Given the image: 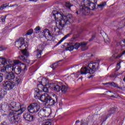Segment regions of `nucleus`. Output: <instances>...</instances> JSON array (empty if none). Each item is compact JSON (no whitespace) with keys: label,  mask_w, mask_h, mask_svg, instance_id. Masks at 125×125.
I'll list each match as a JSON object with an SVG mask.
<instances>
[{"label":"nucleus","mask_w":125,"mask_h":125,"mask_svg":"<svg viewBox=\"0 0 125 125\" xmlns=\"http://www.w3.org/2000/svg\"><path fill=\"white\" fill-rule=\"evenodd\" d=\"M55 14H53L56 19V25L57 27L61 28L62 30L66 25H70L72 22L73 16L72 14H68L64 15L62 12L54 11Z\"/></svg>","instance_id":"1"},{"label":"nucleus","mask_w":125,"mask_h":125,"mask_svg":"<svg viewBox=\"0 0 125 125\" xmlns=\"http://www.w3.org/2000/svg\"><path fill=\"white\" fill-rule=\"evenodd\" d=\"M41 93L42 92L39 89L36 88L34 89V97L36 99H39L42 102L47 103L49 106H53L58 100V98L55 94H54L53 97L52 98L48 94L45 93L41 95Z\"/></svg>","instance_id":"2"},{"label":"nucleus","mask_w":125,"mask_h":125,"mask_svg":"<svg viewBox=\"0 0 125 125\" xmlns=\"http://www.w3.org/2000/svg\"><path fill=\"white\" fill-rule=\"evenodd\" d=\"M84 3V6H80L76 12V14L79 15H86L89 10H93L95 9V6H96V3H97V0H83L82 1Z\"/></svg>","instance_id":"3"},{"label":"nucleus","mask_w":125,"mask_h":125,"mask_svg":"<svg viewBox=\"0 0 125 125\" xmlns=\"http://www.w3.org/2000/svg\"><path fill=\"white\" fill-rule=\"evenodd\" d=\"M99 69V62H94L93 63H89L87 67H83L80 72L81 75H86L87 73L89 74H94L96 70Z\"/></svg>","instance_id":"4"},{"label":"nucleus","mask_w":125,"mask_h":125,"mask_svg":"<svg viewBox=\"0 0 125 125\" xmlns=\"http://www.w3.org/2000/svg\"><path fill=\"white\" fill-rule=\"evenodd\" d=\"M52 88L55 91L59 92L61 90L62 93H66L68 91V86L63 84V83H59L58 84L54 83L52 84Z\"/></svg>","instance_id":"5"},{"label":"nucleus","mask_w":125,"mask_h":125,"mask_svg":"<svg viewBox=\"0 0 125 125\" xmlns=\"http://www.w3.org/2000/svg\"><path fill=\"white\" fill-rule=\"evenodd\" d=\"M25 110L26 108H21V109H19L18 111H10L8 117V120L11 123H14L15 120V117L21 115V114L23 113V112H25Z\"/></svg>","instance_id":"6"},{"label":"nucleus","mask_w":125,"mask_h":125,"mask_svg":"<svg viewBox=\"0 0 125 125\" xmlns=\"http://www.w3.org/2000/svg\"><path fill=\"white\" fill-rule=\"evenodd\" d=\"M9 110L12 111H18V110H21V109H25V107H22L21 104L19 102H12L8 104Z\"/></svg>","instance_id":"7"},{"label":"nucleus","mask_w":125,"mask_h":125,"mask_svg":"<svg viewBox=\"0 0 125 125\" xmlns=\"http://www.w3.org/2000/svg\"><path fill=\"white\" fill-rule=\"evenodd\" d=\"M41 109V106L37 103H32L30 104L27 107V110L29 113L34 114L35 113H38Z\"/></svg>","instance_id":"8"},{"label":"nucleus","mask_w":125,"mask_h":125,"mask_svg":"<svg viewBox=\"0 0 125 125\" xmlns=\"http://www.w3.org/2000/svg\"><path fill=\"white\" fill-rule=\"evenodd\" d=\"M48 81L46 80V79H44L41 81L42 84H39L37 85L38 89L41 91V95H42V92L43 91L44 92H48V88L47 87H44V86L46 85L47 83V82Z\"/></svg>","instance_id":"9"},{"label":"nucleus","mask_w":125,"mask_h":125,"mask_svg":"<svg viewBox=\"0 0 125 125\" xmlns=\"http://www.w3.org/2000/svg\"><path fill=\"white\" fill-rule=\"evenodd\" d=\"M3 86L6 90H11V89H13V87L15 86V83L6 81L3 82Z\"/></svg>","instance_id":"10"},{"label":"nucleus","mask_w":125,"mask_h":125,"mask_svg":"<svg viewBox=\"0 0 125 125\" xmlns=\"http://www.w3.org/2000/svg\"><path fill=\"white\" fill-rule=\"evenodd\" d=\"M42 36H44L46 40L48 41H51L54 39V35L53 34L50 33L49 30L45 29L43 31Z\"/></svg>","instance_id":"11"},{"label":"nucleus","mask_w":125,"mask_h":125,"mask_svg":"<svg viewBox=\"0 0 125 125\" xmlns=\"http://www.w3.org/2000/svg\"><path fill=\"white\" fill-rule=\"evenodd\" d=\"M15 45L18 48H23V46H26V45H25V39L22 37L20 38L16 42Z\"/></svg>","instance_id":"12"},{"label":"nucleus","mask_w":125,"mask_h":125,"mask_svg":"<svg viewBox=\"0 0 125 125\" xmlns=\"http://www.w3.org/2000/svg\"><path fill=\"white\" fill-rule=\"evenodd\" d=\"M23 118L27 122H33L36 119V115H31L29 113H25L23 115Z\"/></svg>","instance_id":"13"},{"label":"nucleus","mask_w":125,"mask_h":125,"mask_svg":"<svg viewBox=\"0 0 125 125\" xmlns=\"http://www.w3.org/2000/svg\"><path fill=\"white\" fill-rule=\"evenodd\" d=\"M125 50L120 53L119 55H117V54H113L110 58L111 61H115L116 59H119V58H121L123 55H125Z\"/></svg>","instance_id":"14"},{"label":"nucleus","mask_w":125,"mask_h":125,"mask_svg":"<svg viewBox=\"0 0 125 125\" xmlns=\"http://www.w3.org/2000/svg\"><path fill=\"white\" fill-rule=\"evenodd\" d=\"M14 79H15V74L13 72H9L5 76V80L9 81V82L13 81Z\"/></svg>","instance_id":"15"},{"label":"nucleus","mask_w":125,"mask_h":125,"mask_svg":"<svg viewBox=\"0 0 125 125\" xmlns=\"http://www.w3.org/2000/svg\"><path fill=\"white\" fill-rule=\"evenodd\" d=\"M24 78V77L23 75H20L16 77L15 81V84H17V85H18L19 83H21L22 81V80Z\"/></svg>","instance_id":"16"},{"label":"nucleus","mask_w":125,"mask_h":125,"mask_svg":"<svg viewBox=\"0 0 125 125\" xmlns=\"http://www.w3.org/2000/svg\"><path fill=\"white\" fill-rule=\"evenodd\" d=\"M13 71L16 75H19L22 71V67L20 66H16L13 69Z\"/></svg>","instance_id":"17"},{"label":"nucleus","mask_w":125,"mask_h":125,"mask_svg":"<svg viewBox=\"0 0 125 125\" xmlns=\"http://www.w3.org/2000/svg\"><path fill=\"white\" fill-rule=\"evenodd\" d=\"M5 67L6 73H12V72L13 71L14 69L13 65H12V64H9Z\"/></svg>","instance_id":"18"},{"label":"nucleus","mask_w":125,"mask_h":125,"mask_svg":"<svg viewBox=\"0 0 125 125\" xmlns=\"http://www.w3.org/2000/svg\"><path fill=\"white\" fill-rule=\"evenodd\" d=\"M87 45V42H81L80 43V46H81V49L83 51H84V50L87 49V47H86Z\"/></svg>","instance_id":"19"},{"label":"nucleus","mask_w":125,"mask_h":125,"mask_svg":"<svg viewBox=\"0 0 125 125\" xmlns=\"http://www.w3.org/2000/svg\"><path fill=\"white\" fill-rule=\"evenodd\" d=\"M51 114V109L49 108L48 109L44 108V115L45 117H49Z\"/></svg>","instance_id":"20"},{"label":"nucleus","mask_w":125,"mask_h":125,"mask_svg":"<svg viewBox=\"0 0 125 125\" xmlns=\"http://www.w3.org/2000/svg\"><path fill=\"white\" fill-rule=\"evenodd\" d=\"M6 108H7V103H3L0 104V110L5 111V110H6Z\"/></svg>","instance_id":"21"},{"label":"nucleus","mask_w":125,"mask_h":125,"mask_svg":"<svg viewBox=\"0 0 125 125\" xmlns=\"http://www.w3.org/2000/svg\"><path fill=\"white\" fill-rule=\"evenodd\" d=\"M7 94V92L4 90H1L0 91V99H2L5 97V95Z\"/></svg>","instance_id":"22"},{"label":"nucleus","mask_w":125,"mask_h":125,"mask_svg":"<svg viewBox=\"0 0 125 125\" xmlns=\"http://www.w3.org/2000/svg\"><path fill=\"white\" fill-rule=\"evenodd\" d=\"M71 35H72V33H69V34H67L66 35L64 36L58 42V44H60V43H61V42H63V41L66 40V39H67V38H69V37H70V36H71Z\"/></svg>","instance_id":"23"},{"label":"nucleus","mask_w":125,"mask_h":125,"mask_svg":"<svg viewBox=\"0 0 125 125\" xmlns=\"http://www.w3.org/2000/svg\"><path fill=\"white\" fill-rule=\"evenodd\" d=\"M7 64V60L3 58H0V65H5Z\"/></svg>","instance_id":"24"},{"label":"nucleus","mask_w":125,"mask_h":125,"mask_svg":"<svg viewBox=\"0 0 125 125\" xmlns=\"http://www.w3.org/2000/svg\"><path fill=\"white\" fill-rule=\"evenodd\" d=\"M104 84H108L109 85H110V86H113V87H117V88L118 87H119V86H118V84L114 82L107 83H104Z\"/></svg>","instance_id":"25"},{"label":"nucleus","mask_w":125,"mask_h":125,"mask_svg":"<svg viewBox=\"0 0 125 125\" xmlns=\"http://www.w3.org/2000/svg\"><path fill=\"white\" fill-rule=\"evenodd\" d=\"M19 57L20 59L22 61H23V62H25L26 63H30V61L25 58V57H24V56L21 55Z\"/></svg>","instance_id":"26"},{"label":"nucleus","mask_w":125,"mask_h":125,"mask_svg":"<svg viewBox=\"0 0 125 125\" xmlns=\"http://www.w3.org/2000/svg\"><path fill=\"white\" fill-rule=\"evenodd\" d=\"M38 115L39 117H41V119L42 118L45 117L44 108L40 110V111L38 113Z\"/></svg>","instance_id":"27"},{"label":"nucleus","mask_w":125,"mask_h":125,"mask_svg":"<svg viewBox=\"0 0 125 125\" xmlns=\"http://www.w3.org/2000/svg\"><path fill=\"white\" fill-rule=\"evenodd\" d=\"M106 2H103L100 4H97L98 8H101V9H103L105 5H106Z\"/></svg>","instance_id":"28"},{"label":"nucleus","mask_w":125,"mask_h":125,"mask_svg":"<svg viewBox=\"0 0 125 125\" xmlns=\"http://www.w3.org/2000/svg\"><path fill=\"white\" fill-rule=\"evenodd\" d=\"M110 111L111 112L108 114H107L106 120H107V119H108V118H109V117H110V116H111L112 114H114V113H116V108H111L110 109Z\"/></svg>","instance_id":"29"},{"label":"nucleus","mask_w":125,"mask_h":125,"mask_svg":"<svg viewBox=\"0 0 125 125\" xmlns=\"http://www.w3.org/2000/svg\"><path fill=\"white\" fill-rule=\"evenodd\" d=\"M21 53L25 56H29V52L27 51V49H25L24 50L21 49Z\"/></svg>","instance_id":"30"},{"label":"nucleus","mask_w":125,"mask_h":125,"mask_svg":"<svg viewBox=\"0 0 125 125\" xmlns=\"http://www.w3.org/2000/svg\"><path fill=\"white\" fill-rule=\"evenodd\" d=\"M44 48L43 47V46L42 45H39L38 46L37 51H38L39 52H42V50L44 49Z\"/></svg>","instance_id":"31"},{"label":"nucleus","mask_w":125,"mask_h":125,"mask_svg":"<svg viewBox=\"0 0 125 125\" xmlns=\"http://www.w3.org/2000/svg\"><path fill=\"white\" fill-rule=\"evenodd\" d=\"M6 7H8V4H7V3L3 4L0 6V10H3V9L6 8Z\"/></svg>","instance_id":"32"},{"label":"nucleus","mask_w":125,"mask_h":125,"mask_svg":"<svg viewBox=\"0 0 125 125\" xmlns=\"http://www.w3.org/2000/svg\"><path fill=\"white\" fill-rule=\"evenodd\" d=\"M81 46V44L80 43L76 42L74 45V49H78Z\"/></svg>","instance_id":"33"},{"label":"nucleus","mask_w":125,"mask_h":125,"mask_svg":"<svg viewBox=\"0 0 125 125\" xmlns=\"http://www.w3.org/2000/svg\"><path fill=\"white\" fill-rule=\"evenodd\" d=\"M65 50H69V51L74 50V45H70V46L65 48Z\"/></svg>","instance_id":"34"},{"label":"nucleus","mask_w":125,"mask_h":125,"mask_svg":"<svg viewBox=\"0 0 125 125\" xmlns=\"http://www.w3.org/2000/svg\"><path fill=\"white\" fill-rule=\"evenodd\" d=\"M122 63V61H120L117 64L116 70L117 71L120 70L121 68V63Z\"/></svg>","instance_id":"35"},{"label":"nucleus","mask_w":125,"mask_h":125,"mask_svg":"<svg viewBox=\"0 0 125 125\" xmlns=\"http://www.w3.org/2000/svg\"><path fill=\"white\" fill-rule=\"evenodd\" d=\"M65 6L67 8H68V9H71V7L73 6V5L71 4V3L70 2H66Z\"/></svg>","instance_id":"36"},{"label":"nucleus","mask_w":125,"mask_h":125,"mask_svg":"<svg viewBox=\"0 0 125 125\" xmlns=\"http://www.w3.org/2000/svg\"><path fill=\"white\" fill-rule=\"evenodd\" d=\"M34 33V30L33 29H29L27 31L26 33L27 36H30V35H32Z\"/></svg>","instance_id":"37"},{"label":"nucleus","mask_w":125,"mask_h":125,"mask_svg":"<svg viewBox=\"0 0 125 125\" xmlns=\"http://www.w3.org/2000/svg\"><path fill=\"white\" fill-rule=\"evenodd\" d=\"M20 122V120H19V118H18V117L16 116V117H15L14 123H15V124H19Z\"/></svg>","instance_id":"38"},{"label":"nucleus","mask_w":125,"mask_h":125,"mask_svg":"<svg viewBox=\"0 0 125 125\" xmlns=\"http://www.w3.org/2000/svg\"><path fill=\"white\" fill-rule=\"evenodd\" d=\"M3 77H4L3 74L0 73V83H1L3 81Z\"/></svg>","instance_id":"39"},{"label":"nucleus","mask_w":125,"mask_h":125,"mask_svg":"<svg viewBox=\"0 0 125 125\" xmlns=\"http://www.w3.org/2000/svg\"><path fill=\"white\" fill-rule=\"evenodd\" d=\"M21 62L19 60H15L14 61V65H18V64H21Z\"/></svg>","instance_id":"40"},{"label":"nucleus","mask_w":125,"mask_h":125,"mask_svg":"<svg viewBox=\"0 0 125 125\" xmlns=\"http://www.w3.org/2000/svg\"><path fill=\"white\" fill-rule=\"evenodd\" d=\"M6 18V15L4 17H1L0 19L2 22H5V19Z\"/></svg>","instance_id":"41"},{"label":"nucleus","mask_w":125,"mask_h":125,"mask_svg":"<svg viewBox=\"0 0 125 125\" xmlns=\"http://www.w3.org/2000/svg\"><path fill=\"white\" fill-rule=\"evenodd\" d=\"M1 72H2V73H6V66L3 67L2 68H1L0 69Z\"/></svg>","instance_id":"42"},{"label":"nucleus","mask_w":125,"mask_h":125,"mask_svg":"<svg viewBox=\"0 0 125 125\" xmlns=\"http://www.w3.org/2000/svg\"><path fill=\"white\" fill-rule=\"evenodd\" d=\"M104 42L106 43H109L110 42V39L108 37H107L105 39H104Z\"/></svg>","instance_id":"43"},{"label":"nucleus","mask_w":125,"mask_h":125,"mask_svg":"<svg viewBox=\"0 0 125 125\" xmlns=\"http://www.w3.org/2000/svg\"><path fill=\"white\" fill-rule=\"evenodd\" d=\"M38 52V53L37 54V58H41V56H42V52Z\"/></svg>","instance_id":"44"},{"label":"nucleus","mask_w":125,"mask_h":125,"mask_svg":"<svg viewBox=\"0 0 125 125\" xmlns=\"http://www.w3.org/2000/svg\"><path fill=\"white\" fill-rule=\"evenodd\" d=\"M7 4H8V7H14V6H18V5H17V4L10 5V6H9V3Z\"/></svg>","instance_id":"45"},{"label":"nucleus","mask_w":125,"mask_h":125,"mask_svg":"<svg viewBox=\"0 0 125 125\" xmlns=\"http://www.w3.org/2000/svg\"><path fill=\"white\" fill-rule=\"evenodd\" d=\"M94 39H95V35L94 34L92 36L91 38L89 40V42H91L92 41H93V40H94Z\"/></svg>","instance_id":"46"},{"label":"nucleus","mask_w":125,"mask_h":125,"mask_svg":"<svg viewBox=\"0 0 125 125\" xmlns=\"http://www.w3.org/2000/svg\"><path fill=\"white\" fill-rule=\"evenodd\" d=\"M81 125H88V122L86 121L85 122H84L83 121V122H82Z\"/></svg>","instance_id":"47"},{"label":"nucleus","mask_w":125,"mask_h":125,"mask_svg":"<svg viewBox=\"0 0 125 125\" xmlns=\"http://www.w3.org/2000/svg\"><path fill=\"white\" fill-rule=\"evenodd\" d=\"M2 50H5V49H7V47L2 46L0 47Z\"/></svg>","instance_id":"48"},{"label":"nucleus","mask_w":125,"mask_h":125,"mask_svg":"<svg viewBox=\"0 0 125 125\" xmlns=\"http://www.w3.org/2000/svg\"><path fill=\"white\" fill-rule=\"evenodd\" d=\"M43 44H45V45H48L49 44V43L48 42V40L46 42H44Z\"/></svg>","instance_id":"49"},{"label":"nucleus","mask_w":125,"mask_h":125,"mask_svg":"<svg viewBox=\"0 0 125 125\" xmlns=\"http://www.w3.org/2000/svg\"><path fill=\"white\" fill-rule=\"evenodd\" d=\"M35 31H40V30H41V28L40 27V26H37L35 28Z\"/></svg>","instance_id":"50"},{"label":"nucleus","mask_w":125,"mask_h":125,"mask_svg":"<svg viewBox=\"0 0 125 125\" xmlns=\"http://www.w3.org/2000/svg\"><path fill=\"white\" fill-rule=\"evenodd\" d=\"M118 88L119 89H121V90H123V91H125V87H118Z\"/></svg>","instance_id":"51"},{"label":"nucleus","mask_w":125,"mask_h":125,"mask_svg":"<svg viewBox=\"0 0 125 125\" xmlns=\"http://www.w3.org/2000/svg\"><path fill=\"white\" fill-rule=\"evenodd\" d=\"M43 33V31L42 32H41L39 33V36H40V37H41V38H42V37H44V36L42 35V33Z\"/></svg>","instance_id":"52"},{"label":"nucleus","mask_w":125,"mask_h":125,"mask_svg":"<svg viewBox=\"0 0 125 125\" xmlns=\"http://www.w3.org/2000/svg\"><path fill=\"white\" fill-rule=\"evenodd\" d=\"M24 66L23 71H27V66H26V64H22Z\"/></svg>","instance_id":"53"},{"label":"nucleus","mask_w":125,"mask_h":125,"mask_svg":"<svg viewBox=\"0 0 125 125\" xmlns=\"http://www.w3.org/2000/svg\"><path fill=\"white\" fill-rule=\"evenodd\" d=\"M44 125H51V123L49 122H45V124Z\"/></svg>","instance_id":"54"},{"label":"nucleus","mask_w":125,"mask_h":125,"mask_svg":"<svg viewBox=\"0 0 125 125\" xmlns=\"http://www.w3.org/2000/svg\"><path fill=\"white\" fill-rule=\"evenodd\" d=\"M110 78H115V75L111 74L109 75Z\"/></svg>","instance_id":"55"},{"label":"nucleus","mask_w":125,"mask_h":125,"mask_svg":"<svg viewBox=\"0 0 125 125\" xmlns=\"http://www.w3.org/2000/svg\"><path fill=\"white\" fill-rule=\"evenodd\" d=\"M38 0H29V1H34V2H37Z\"/></svg>","instance_id":"56"},{"label":"nucleus","mask_w":125,"mask_h":125,"mask_svg":"<svg viewBox=\"0 0 125 125\" xmlns=\"http://www.w3.org/2000/svg\"><path fill=\"white\" fill-rule=\"evenodd\" d=\"M54 32H56V33H59L60 30L58 29V31L56 32V28H54Z\"/></svg>","instance_id":"57"},{"label":"nucleus","mask_w":125,"mask_h":125,"mask_svg":"<svg viewBox=\"0 0 125 125\" xmlns=\"http://www.w3.org/2000/svg\"><path fill=\"white\" fill-rule=\"evenodd\" d=\"M54 65H55V63L53 64V65H51V67L52 68H54Z\"/></svg>","instance_id":"58"},{"label":"nucleus","mask_w":125,"mask_h":125,"mask_svg":"<svg viewBox=\"0 0 125 125\" xmlns=\"http://www.w3.org/2000/svg\"><path fill=\"white\" fill-rule=\"evenodd\" d=\"M80 123V120H77L76 122V124H78Z\"/></svg>","instance_id":"59"},{"label":"nucleus","mask_w":125,"mask_h":125,"mask_svg":"<svg viewBox=\"0 0 125 125\" xmlns=\"http://www.w3.org/2000/svg\"><path fill=\"white\" fill-rule=\"evenodd\" d=\"M111 97H113V98H116L117 97H115L114 95L111 96Z\"/></svg>","instance_id":"60"},{"label":"nucleus","mask_w":125,"mask_h":125,"mask_svg":"<svg viewBox=\"0 0 125 125\" xmlns=\"http://www.w3.org/2000/svg\"><path fill=\"white\" fill-rule=\"evenodd\" d=\"M123 42H124V43H125V40H124V41H123Z\"/></svg>","instance_id":"61"},{"label":"nucleus","mask_w":125,"mask_h":125,"mask_svg":"<svg viewBox=\"0 0 125 125\" xmlns=\"http://www.w3.org/2000/svg\"><path fill=\"white\" fill-rule=\"evenodd\" d=\"M71 44H70V43H68V45H70Z\"/></svg>","instance_id":"62"},{"label":"nucleus","mask_w":125,"mask_h":125,"mask_svg":"<svg viewBox=\"0 0 125 125\" xmlns=\"http://www.w3.org/2000/svg\"><path fill=\"white\" fill-rule=\"evenodd\" d=\"M61 61H62V60H60V61H59V62H61Z\"/></svg>","instance_id":"63"},{"label":"nucleus","mask_w":125,"mask_h":125,"mask_svg":"<svg viewBox=\"0 0 125 125\" xmlns=\"http://www.w3.org/2000/svg\"><path fill=\"white\" fill-rule=\"evenodd\" d=\"M109 91V92H112L111 91Z\"/></svg>","instance_id":"64"}]
</instances>
